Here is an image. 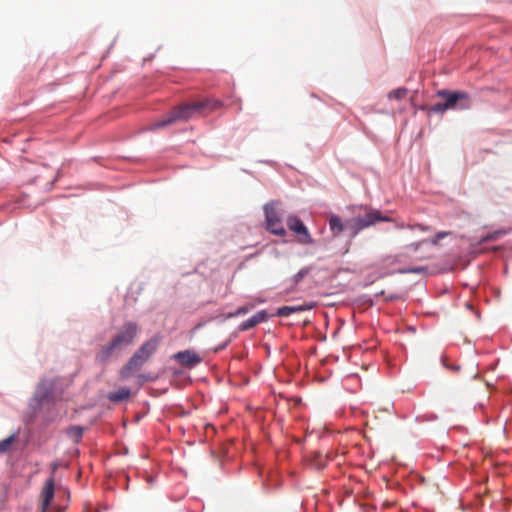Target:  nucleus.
Masks as SVG:
<instances>
[{
	"mask_svg": "<svg viewBox=\"0 0 512 512\" xmlns=\"http://www.w3.org/2000/svg\"><path fill=\"white\" fill-rule=\"evenodd\" d=\"M425 270L426 269L424 267H415V268H409V269H402L399 272L400 273H416V274H419V273L424 272Z\"/></svg>",
	"mask_w": 512,
	"mask_h": 512,
	"instance_id": "obj_22",
	"label": "nucleus"
},
{
	"mask_svg": "<svg viewBox=\"0 0 512 512\" xmlns=\"http://www.w3.org/2000/svg\"><path fill=\"white\" fill-rule=\"evenodd\" d=\"M174 358L179 364L188 368H192L202 361V358L192 350L180 351L174 355Z\"/></svg>",
	"mask_w": 512,
	"mask_h": 512,
	"instance_id": "obj_9",
	"label": "nucleus"
},
{
	"mask_svg": "<svg viewBox=\"0 0 512 512\" xmlns=\"http://www.w3.org/2000/svg\"><path fill=\"white\" fill-rule=\"evenodd\" d=\"M138 333L139 327L135 322H125L112 339L99 349L95 360L104 364L110 359L118 357L126 347L134 343Z\"/></svg>",
	"mask_w": 512,
	"mask_h": 512,
	"instance_id": "obj_2",
	"label": "nucleus"
},
{
	"mask_svg": "<svg viewBox=\"0 0 512 512\" xmlns=\"http://www.w3.org/2000/svg\"><path fill=\"white\" fill-rule=\"evenodd\" d=\"M269 318L268 313L265 310L258 311L256 314H254L252 317L247 319L246 321H243L239 325L240 331H247L251 328L255 327L256 325L267 321Z\"/></svg>",
	"mask_w": 512,
	"mask_h": 512,
	"instance_id": "obj_10",
	"label": "nucleus"
},
{
	"mask_svg": "<svg viewBox=\"0 0 512 512\" xmlns=\"http://www.w3.org/2000/svg\"><path fill=\"white\" fill-rule=\"evenodd\" d=\"M51 512H60V511L53 507V508H51Z\"/></svg>",
	"mask_w": 512,
	"mask_h": 512,
	"instance_id": "obj_26",
	"label": "nucleus"
},
{
	"mask_svg": "<svg viewBox=\"0 0 512 512\" xmlns=\"http://www.w3.org/2000/svg\"><path fill=\"white\" fill-rule=\"evenodd\" d=\"M378 221H390V218L384 217L377 210L370 211L364 216L353 217L346 222L347 228L351 229L353 235L358 234L361 230L375 224Z\"/></svg>",
	"mask_w": 512,
	"mask_h": 512,
	"instance_id": "obj_4",
	"label": "nucleus"
},
{
	"mask_svg": "<svg viewBox=\"0 0 512 512\" xmlns=\"http://www.w3.org/2000/svg\"><path fill=\"white\" fill-rule=\"evenodd\" d=\"M408 90L405 87H399L397 89L392 90L388 94L389 99L402 100L406 97Z\"/></svg>",
	"mask_w": 512,
	"mask_h": 512,
	"instance_id": "obj_14",
	"label": "nucleus"
},
{
	"mask_svg": "<svg viewBox=\"0 0 512 512\" xmlns=\"http://www.w3.org/2000/svg\"><path fill=\"white\" fill-rule=\"evenodd\" d=\"M286 223L288 228L297 235L299 243L304 245H311L314 243L307 227L299 217L290 215L287 217Z\"/></svg>",
	"mask_w": 512,
	"mask_h": 512,
	"instance_id": "obj_7",
	"label": "nucleus"
},
{
	"mask_svg": "<svg viewBox=\"0 0 512 512\" xmlns=\"http://www.w3.org/2000/svg\"><path fill=\"white\" fill-rule=\"evenodd\" d=\"M449 234H450V232H439L430 240V243L432 245H437L440 240H442L443 238H445Z\"/></svg>",
	"mask_w": 512,
	"mask_h": 512,
	"instance_id": "obj_20",
	"label": "nucleus"
},
{
	"mask_svg": "<svg viewBox=\"0 0 512 512\" xmlns=\"http://www.w3.org/2000/svg\"><path fill=\"white\" fill-rule=\"evenodd\" d=\"M426 242L425 240L423 241H419V242H414V243H411L409 244L408 246H406V249L408 250H411V251H417L419 249V247L421 246L422 243Z\"/></svg>",
	"mask_w": 512,
	"mask_h": 512,
	"instance_id": "obj_24",
	"label": "nucleus"
},
{
	"mask_svg": "<svg viewBox=\"0 0 512 512\" xmlns=\"http://www.w3.org/2000/svg\"><path fill=\"white\" fill-rule=\"evenodd\" d=\"M130 389L127 387H121L117 391L110 392L107 398L111 402H122L127 400L130 397Z\"/></svg>",
	"mask_w": 512,
	"mask_h": 512,
	"instance_id": "obj_13",
	"label": "nucleus"
},
{
	"mask_svg": "<svg viewBox=\"0 0 512 512\" xmlns=\"http://www.w3.org/2000/svg\"><path fill=\"white\" fill-rule=\"evenodd\" d=\"M55 482L54 476L52 475L45 483V486L41 492V512H50L49 506L54 497Z\"/></svg>",
	"mask_w": 512,
	"mask_h": 512,
	"instance_id": "obj_8",
	"label": "nucleus"
},
{
	"mask_svg": "<svg viewBox=\"0 0 512 512\" xmlns=\"http://www.w3.org/2000/svg\"><path fill=\"white\" fill-rule=\"evenodd\" d=\"M329 227L335 236L340 235L347 228L338 215H331L329 217Z\"/></svg>",
	"mask_w": 512,
	"mask_h": 512,
	"instance_id": "obj_12",
	"label": "nucleus"
},
{
	"mask_svg": "<svg viewBox=\"0 0 512 512\" xmlns=\"http://www.w3.org/2000/svg\"><path fill=\"white\" fill-rule=\"evenodd\" d=\"M407 227L410 228V229H419V230H421L423 232L431 230V228L429 226H425L423 224L408 225Z\"/></svg>",
	"mask_w": 512,
	"mask_h": 512,
	"instance_id": "obj_23",
	"label": "nucleus"
},
{
	"mask_svg": "<svg viewBox=\"0 0 512 512\" xmlns=\"http://www.w3.org/2000/svg\"><path fill=\"white\" fill-rule=\"evenodd\" d=\"M253 305H245V306H241L239 307L236 311L234 312H229L227 314V318H234V317H238V316H242V315H245L247 314L248 312H250L252 309H253Z\"/></svg>",
	"mask_w": 512,
	"mask_h": 512,
	"instance_id": "obj_15",
	"label": "nucleus"
},
{
	"mask_svg": "<svg viewBox=\"0 0 512 512\" xmlns=\"http://www.w3.org/2000/svg\"><path fill=\"white\" fill-rule=\"evenodd\" d=\"M437 95L445 99V106L448 110L459 107L460 109H468L470 107L469 95L463 91L440 90Z\"/></svg>",
	"mask_w": 512,
	"mask_h": 512,
	"instance_id": "obj_6",
	"label": "nucleus"
},
{
	"mask_svg": "<svg viewBox=\"0 0 512 512\" xmlns=\"http://www.w3.org/2000/svg\"><path fill=\"white\" fill-rule=\"evenodd\" d=\"M226 346H227V343H224L223 345H221V346L217 347V348L215 349V352H218V351H220V350L224 349Z\"/></svg>",
	"mask_w": 512,
	"mask_h": 512,
	"instance_id": "obj_25",
	"label": "nucleus"
},
{
	"mask_svg": "<svg viewBox=\"0 0 512 512\" xmlns=\"http://www.w3.org/2000/svg\"><path fill=\"white\" fill-rule=\"evenodd\" d=\"M264 212H265L267 230L277 236L286 235V230L282 225L280 214L277 209V203L271 202V203L266 204L264 207Z\"/></svg>",
	"mask_w": 512,
	"mask_h": 512,
	"instance_id": "obj_5",
	"label": "nucleus"
},
{
	"mask_svg": "<svg viewBox=\"0 0 512 512\" xmlns=\"http://www.w3.org/2000/svg\"><path fill=\"white\" fill-rule=\"evenodd\" d=\"M447 110L448 109L445 106V103H437L429 108V112H434V113H444Z\"/></svg>",
	"mask_w": 512,
	"mask_h": 512,
	"instance_id": "obj_18",
	"label": "nucleus"
},
{
	"mask_svg": "<svg viewBox=\"0 0 512 512\" xmlns=\"http://www.w3.org/2000/svg\"><path fill=\"white\" fill-rule=\"evenodd\" d=\"M310 269L305 267L302 268L298 273L293 277L294 284H298L308 273Z\"/></svg>",
	"mask_w": 512,
	"mask_h": 512,
	"instance_id": "obj_17",
	"label": "nucleus"
},
{
	"mask_svg": "<svg viewBox=\"0 0 512 512\" xmlns=\"http://www.w3.org/2000/svg\"><path fill=\"white\" fill-rule=\"evenodd\" d=\"M222 106V102L205 98L200 101L185 103L174 108L162 119L152 122L150 130H156L171 125L177 121H188L196 116H205Z\"/></svg>",
	"mask_w": 512,
	"mask_h": 512,
	"instance_id": "obj_1",
	"label": "nucleus"
},
{
	"mask_svg": "<svg viewBox=\"0 0 512 512\" xmlns=\"http://www.w3.org/2000/svg\"><path fill=\"white\" fill-rule=\"evenodd\" d=\"M12 441H13V437H9L7 439L0 441V452L3 453L5 451H7L8 448L10 447Z\"/></svg>",
	"mask_w": 512,
	"mask_h": 512,
	"instance_id": "obj_21",
	"label": "nucleus"
},
{
	"mask_svg": "<svg viewBox=\"0 0 512 512\" xmlns=\"http://www.w3.org/2000/svg\"><path fill=\"white\" fill-rule=\"evenodd\" d=\"M68 434L75 438V440H78L79 438L82 437V434H83V430L81 427H78V426H74V427H71L68 429Z\"/></svg>",
	"mask_w": 512,
	"mask_h": 512,
	"instance_id": "obj_16",
	"label": "nucleus"
},
{
	"mask_svg": "<svg viewBox=\"0 0 512 512\" xmlns=\"http://www.w3.org/2000/svg\"><path fill=\"white\" fill-rule=\"evenodd\" d=\"M315 461H317V462L315 463V467H316L317 469H321V468L325 467V466H326V464H327V459H326V457H323V456H322V455H320V454H317V455L315 456Z\"/></svg>",
	"mask_w": 512,
	"mask_h": 512,
	"instance_id": "obj_19",
	"label": "nucleus"
},
{
	"mask_svg": "<svg viewBox=\"0 0 512 512\" xmlns=\"http://www.w3.org/2000/svg\"><path fill=\"white\" fill-rule=\"evenodd\" d=\"M160 341L161 338L156 335L144 342L121 369V379L127 380L132 377L136 371H139L148 359L157 351Z\"/></svg>",
	"mask_w": 512,
	"mask_h": 512,
	"instance_id": "obj_3",
	"label": "nucleus"
},
{
	"mask_svg": "<svg viewBox=\"0 0 512 512\" xmlns=\"http://www.w3.org/2000/svg\"><path fill=\"white\" fill-rule=\"evenodd\" d=\"M314 307H315L314 303H308V304L297 305V306H282L277 309L276 315L279 317H288L293 313L311 310Z\"/></svg>",
	"mask_w": 512,
	"mask_h": 512,
	"instance_id": "obj_11",
	"label": "nucleus"
}]
</instances>
